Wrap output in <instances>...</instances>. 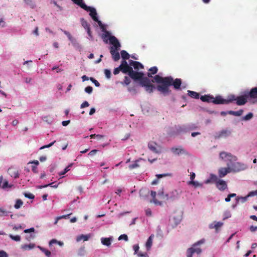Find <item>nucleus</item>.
<instances>
[{
  "mask_svg": "<svg viewBox=\"0 0 257 257\" xmlns=\"http://www.w3.org/2000/svg\"><path fill=\"white\" fill-rule=\"evenodd\" d=\"M253 117V113L251 112H249L248 114H247L246 115L243 116L242 118V120H248L250 119H251Z\"/></svg>",
  "mask_w": 257,
  "mask_h": 257,
  "instance_id": "obj_36",
  "label": "nucleus"
},
{
  "mask_svg": "<svg viewBox=\"0 0 257 257\" xmlns=\"http://www.w3.org/2000/svg\"><path fill=\"white\" fill-rule=\"evenodd\" d=\"M230 172L231 171L228 166L226 168H221L218 170V176L220 178H222Z\"/></svg>",
  "mask_w": 257,
  "mask_h": 257,
  "instance_id": "obj_14",
  "label": "nucleus"
},
{
  "mask_svg": "<svg viewBox=\"0 0 257 257\" xmlns=\"http://www.w3.org/2000/svg\"><path fill=\"white\" fill-rule=\"evenodd\" d=\"M248 197H247V195H246V196L245 197H237L236 198V200L237 201H239V200H241V202L242 203H244L245 202V201H246L247 198H248Z\"/></svg>",
  "mask_w": 257,
  "mask_h": 257,
  "instance_id": "obj_41",
  "label": "nucleus"
},
{
  "mask_svg": "<svg viewBox=\"0 0 257 257\" xmlns=\"http://www.w3.org/2000/svg\"><path fill=\"white\" fill-rule=\"evenodd\" d=\"M34 246V244H24L22 246V248L25 250H27L32 249Z\"/></svg>",
  "mask_w": 257,
  "mask_h": 257,
  "instance_id": "obj_35",
  "label": "nucleus"
},
{
  "mask_svg": "<svg viewBox=\"0 0 257 257\" xmlns=\"http://www.w3.org/2000/svg\"><path fill=\"white\" fill-rule=\"evenodd\" d=\"M200 99L203 102H213V96L210 95H204L200 97Z\"/></svg>",
  "mask_w": 257,
  "mask_h": 257,
  "instance_id": "obj_18",
  "label": "nucleus"
},
{
  "mask_svg": "<svg viewBox=\"0 0 257 257\" xmlns=\"http://www.w3.org/2000/svg\"><path fill=\"white\" fill-rule=\"evenodd\" d=\"M231 99H229V95L226 99L223 98L221 96H217L216 97H213V102L216 104H228L230 103Z\"/></svg>",
  "mask_w": 257,
  "mask_h": 257,
  "instance_id": "obj_13",
  "label": "nucleus"
},
{
  "mask_svg": "<svg viewBox=\"0 0 257 257\" xmlns=\"http://www.w3.org/2000/svg\"><path fill=\"white\" fill-rule=\"evenodd\" d=\"M101 28L102 29V31L104 32L103 34H102L101 37H102L103 41L105 43H107V42H108L107 39L108 38L109 40L110 41V38L111 37H114V36L110 35V33L105 30L103 25L102 28Z\"/></svg>",
  "mask_w": 257,
  "mask_h": 257,
  "instance_id": "obj_15",
  "label": "nucleus"
},
{
  "mask_svg": "<svg viewBox=\"0 0 257 257\" xmlns=\"http://www.w3.org/2000/svg\"><path fill=\"white\" fill-rule=\"evenodd\" d=\"M146 214L147 216H151L152 215V211L151 209H148L146 210Z\"/></svg>",
  "mask_w": 257,
  "mask_h": 257,
  "instance_id": "obj_64",
  "label": "nucleus"
},
{
  "mask_svg": "<svg viewBox=\"0 0 257 257\" xmlns=\"http://www.w3.org/2000/svg\"><path fill=\"white\" fill-rule=\"evenodd\" d=\"M151 195L153 197V202L155 204L160 205H161L162 204V203L160 201L157 200L156 199V198H155L156 197V192L154 191H151Z\"/></svg>",
  "mask_w": 257,
  "mask_h": 257,
  "instance_id": "obj_26",
  "label": "nucleus"
},
{
  "mask_svg": "<svg viewBox=\"0 0 257 257\" xmlns=\"http://www.w3.org/2000/svg\"><path fill=\"white\" fill-rule=\"evenodd\" d=\"M38 248L43 252L45 253V254L47 256V257H50L51 254V252L50 251H49V250L43 247H41L40 246H38Z\"/></svg>",
  "mask_w": 257,
  "mask_h": 257,
  "instance_id": "obj_31",
  "label": "nucleus"
},
{
  "mask_svg": "<svg viewBox=\"0 0 257 257\" xmlns=\"http://www.w3.org/2000/svg\"><path fill=\"white\" fill-rule=\"evenodd\" d=\"M130 65L134 67L136 70H139L140 69L144 68V66L138 61H134L133 60L130 61Z\"/></svg>",
  "mask_w": 257,
  "mask_h": 257,
  "instance_id": "obj_17",
  "label": "nucleus"
},
{
  "mask_svg": "<svg viewBox=\"0 0 257 257\" xmlns=\"http://www.w3.org/2000/svg\"><path fill=\"white\" fill-rule=\"evenodd\" d=\"M230 103L235 101L237 105H244L248 100L253 103L257 102V87L252 88L249 91H245L243 95L236 96L235 95H229Z\"/></svg>",
  "mask_w": 257,
  "mask_h": 257,
  "instance_id": "obj_2",
  "label": "nucleus"
},
{
  "mask_svg": "<svg viewBox=\"0 0 257 257\" xmlns=\"http://www.w3.org/2000/svg\"><path fill=\"white\" fill-rule=\"evenodd\" d=\"M0 26L2 27H4L6 26V23L5 21H4L3 19L1 18L0 19Z\"/></svg>",
  "mask_w": 257,
  "mask_h": 257,
  "instance_id": "obj_62",
  "label": "nucleus"
},
{
  "mask_svg": "<svg viewBox=\"0 0 257 257\" xmlns=\"http://www.w3.org/2000/svg\"><path fill=\"white\" fill-rule=\"evenodd\" d=\"M55 142H56V141H54V142L51 143L49 145H45V146H43L41 147L40 149V150H42V149H45V148H49V147L52 146L54 144V143Z\"/></svg>",
  "mask_w": 257,
  "mask_h": 257,
  "instance_id": "obj_51",
  "label": "nucleus"
},
{
  "mask_svg": "<svg viewBox=\"0 0 257 257\" xmlns=\"http://www.w3.org/2000/svg\"><path fill=\"white\" fill-rule=\"evenodd\" d=\"M54 183H50L49 184H47V185H45L39 186H38V188L42 189V188H43L47 187L48 186H51L52 187H53V188H57L58 187V184L57 185H53V184Z\"/></svg>",
  "mask_w": 257,
  "mask_h": 257,
  "instance_id": "obj_38",
  "label": "nucleus"
},
{
  "mask_svg": "<svg viewBox=\"0 0 257 257\" xmlns=\"http://www.w3.org/2000/svg\"><path fill=\"white\" fill-rule=\"evenodd\" d=\"M134 250L135 251V254H137L139 250V246L138 244H135L133 246Z\"/></svg>",
  "mask_w": 257,
  "mask_h": 257,
  "instance_id": "obj_54",
  "label": "nucleus"
},
{
  "mask_svg": "<svg viewBox=\"0 0 257 257\" xmlns=\"http://www.w3.org/2000/svg\"><path fill=\"white\" fill-rule=\"evenodd\" d=\"M171 174L170 173H165V174H157L156 177L158 179L164 177H167V176H171Z\"/></svg>",
  "mask_w": 257,
  "mask_h": 257,
  "instance_id": "obj_44",
  "label": "nucleus"
},
{
  "mask_svg": "<svg viewBox=\"0 0 257 257\" xmlns=\"http://www.w3.org/2000/svg\"><path fill=\"white\" fill-rule=\"evenodd\" d=\"M157 144L154 142H150L148 144V148H149V149L156 153H158L159 152L157 151Z\"/></svg>",
  "mask_w": 257,
  "mask_h": 257,
  "instance_id": "obj_20",
  "label": "nucleus"
},
{
  "mask_svg": "<svg viewBox=\"0 0 257 257\" xmlns=\"http://www.w3.org/2000/svg\"><path fill=\"white\" fill-rule=\"evenodd\" d=\"M249 229H250V231L254 232L255 230H257V227L253 226V225H251V226H250Z\"/></svg>",
  "mask_w": 257,
  "mask_h": 257,
  "instance_id": "obj_63",
  "label": "nucleus"
},
{
  "mask_svg": "<svg viewBox=\"0 0 257 257\" xmlns=\"http://www.w3.org/2000/svg\"><path fill=\"white\" fill-rule=\"evenodd\" d=\"M0 257H8L7 253L4 251H0Z\"/></svg>",
  "mask_w": 257,
  "mask_h": 257,
  "instance_id": "obj_60",
  "label": "nucleus"
},
{
  "mask_svg": "<svg viewBox=\"0 0 257 257\" xmlns=\"http://www.w3.org/2000/svg\"><path fill=\"white\" fill-rule=\"evenodd\" d=\"M128 64L127 62L125 60H123L121 61L120 65L118 67L115 68L113 70V74L114 75L118 74L119 72L121 71L123 73L126 74L127 70L128 68Z\"/></svg>",
  "mask_w": 257,
  "mask_h": 257,
  "instance_id": "obj_11",
  "label": "nucleus"
},
{
  "mask_svg": "<svg viewBox=\"0 0 257 257\" xmlns=\"http://www.w3.org/2000/svg\"><path fill=\"white\" fill-rule=\"evenodd\" d=\"M158 69L157 67L156 66H154V67L150 68L149 69V72L147 74L148 76L149 77H152V75L156 74L158 72Z\"/></svg>",
  "mask_w": 257,
  "mask_h": 257,
  "instance_id": "obj_21",
  "label": "nucleus"
},
{
  "mask_svg": "<svg viewBox=\"0 0 257 257\" xmlns=\"http://www.w3.org/2000/svg\"><path fill=\"white\" fill-rule=\"evenodd\" d=\"M24 195L25 197L33 199L35 198V196L32 193H24Z\"/></svg>",
  "mask_w": 257,
  "mask_h": 257,
  "instance_id": "obj_45",
  "label": "nucleus"
},
{
  "mask_svg": "<svg viewBox=\"0 0 257 257\" xmlns=\"http://www.w3.org/2000/svg\"><path fill=\"white\" fill-rule=\"evenodd\" d=\"M98 152V150H92V151H91L89 153H88V155L89 156H93L94 155H95L96 154V153Z\"/></svg>",
  "mask_w": 257,
  "mask_h": 257,
  "instance_id": "obj_56",
  "label": "nucleus"
},
{
  "mask_svg": "<svg viewBox=\"0 0 257 257\" xmlns=\"http://www.w3.org/2000/svg\"><path fill=\"white\" fill-rule=\"evenodd\" d=\"M74 3L77 4L82 9L87 8V6L83 3V0H72Z\"/></svg>",
  "mask_w": 257,
  "mask_h": 257,
  "instance_id": "obj_25",
  "label": "nucleus"
},
{
  "mask_svg": "<svg viewBox=\"0 0 257 257\" xmlns=\"http://www.w3.org/2000/svg\"><path fill=\"white\" fill-rule=\"evenodd\" d=\"M89 105L88 102L86 101H84L81 104V108H84L85 107H88Z\"/></svg>",
  "mask_w": 257,
  "mask_h": 257,
  "instance_id": "obj_55",
  "label": "nucleus"
},
{
  "mask_svg": "<svg viewBox=\"0 0 257 257\" xmlns=\"http://www.w3.org/2000/svg\"><path fill=\"white\" fill-rule=\"evenodd\" d=\"M219 157L222 160L227 161L226 165L230 168L231 172H238L247 168L245 164L236 162L237 158L230 153L221 152L219 154Z\"/></svg>",
  "mask_w": 257,
  "mask_h": 257,
  "instance_id": "obj_3",
  "label": "nucleus"
},
{
  "mask_svg": "<svg viewBox=\"0 0 257 257\" xmlns=\"http://www.w3.org/2000/svg\"><path fill=\"white\" fill-rule=\"evenodd\" d=\"M85 11L88 12H90L89 15L91 16V17L92 18V19L95 21L96 22L98 25L100 26V28H102L103 24L102 22L99 21L98 19V17L97 16V13L96 11V10L93 8H91L90 7L87 6V8L83 9Z\"/></svg>",
  "mask_w": 257,
  "mask_h": 257,
  "instance_id": "obj_10",
  "label": "nucleus"
},
{
  "mask_svg": "<svg viewBox=\"0 0 257 257\" xmlns=\"http://www.w3.org/2000/svg\"><path fill=\"white\" fill-rule=\"evenodd\" d=\"M89 237L90 235L81 234V235H79L77 237L76 240L77 241H80L81 240H83L84 241H87L89 239Z\"/></svg>",
  "mask_w": 257,
  "mask_h": 257,
  "instance_id": "obj_29",
  "label": "nucleus"
},
{
  "mask_svg": "<svg viewBox=\"0 0 257 257\" xmlns=\"http://www.w3.org/2000/svg\"><path fill=\"white\" fill-rule=\"evenodd\" d=\"M205 240L204 239H201L196 243H194L192 247L188 248L187 250V257H192V254L194 253L197 254H200L201 252V249L198 247V245L202 244L204 242Z\"/></svg>",
  "mask_w": 257,
  "mask_h": 257,
  "instance_id": "obj_6",
  "label": "nucleus"
},
{
  "mask_svg": "<svg viewBox=\"0 0 257 257\" xmlns=\"http://www.w3.org/2000/svg\"><path fill=\"white\" fill-rule=\"evenodd\" d=\"M64 34L67 35V36L68 37V39L70 40H72V36L71 35V34H70L69 32H67V31H64Z\"/></svg>",
  "mask_w": 257,
  "mask_h": 257,
  "instance_id": "obj_57",
  "label": "nucleus"
},
{
  "mask_svg": "<svg viewBox=\"0 0 257 257\" xmlns=\"http://www.w3.org/2000/svg\"><path fill=\"white\" fill-rule=\"evenodd\" d=\"M72 213H70L69 214H67V215H62V216H59L58 217V219H62V218H64V219H67L68 218L69 216Z\"/></svg>",
  "mask_w": 257,
  "mask_h": 257,
  "instance_id": "obj_61",
  "label": "nucleus"
},
{
  "mask_svg": "<svg viewBox=\"0 0 257 257\" xmlns=\"http://www.w3.org/2000/svg\"><path fill=\"white\" fill-rule=\"evenodd\" d=\"M9 237L13 240L16 241H19L21 240V236L20 235H13L12 234H10Z\"/></svg>",
  "mask_w": 257,
  "mask_h": 257,
  "instance_id": "obj_37",
  "label": "nucleus"
},
{
  "mask_svg": "<svg viewBox=\"0 0 257 257\" xmlns=\"http://www.w3.org/2000/svg\"><path fill=\"white\" fill-rule=\"evenodd\" d=\"M171 151L174 154L177 155H190L189 153L186 150H185L182 146H179L177 148L173 147L171 149Z\"/></svg>",
  "mask_w": 257,
  "mask_h": 257,
  "instance_id": "obj_12",
  "label": "nucleus"
},
{
  "mask_svg": "<svg viewBox=\"0 0 257 257\" xmlns=\"http://www.w3.org/2000/svg\"><path fill=\"white\" fill-rule=\"evenodd\" d=\"M23 202L22 201V200H21V199H17L16 201V203L14 205V207L16 209H19L23 205Z\"/></svg>",
  "mask_w": 257,
  "mask_h": 257,
  "instance_id": "obj_34",
  "label": "nucleus"
},
{
  "mask_svg": "<svg viewBox=\"0 0 257 257\" xmlns=\"http://www.w3.org/2000/svg\"><path fill=\"white\" fill-rule=\"evenodd\" d=\"M154 237V234H151L150 237L148 238L146 243V246L148 250H149L150 248H151V246L153 244V239Z\"/></svg>",
  "mask_w": 257,
  "mask_h": 257,
  "instance_id": "obj_19",
  "label": "nucleus"
},
{
  "mask_svg": "<svg viewBox=\"0 0 257 257\" xmlns=\"http://www.w3.org/2000/svg\"><path fill=\"white\" fill-rule=\"evenodd\" d=\"M185 132V128L184 126H179L177 127V133L179 134Z\"/></svg>",
  "mask_w": 257,
  "mask_h": 257,
  "instance_id": "obj_46",
  "label": "nucleus"
},
{
  "mask_svg": "<svg viewBox=\"0 0 257 257\" xmlns=\"http://www.w3.org/2000/svg\"><path fill=\"white\" fill-rule=\"evenodd\" d=\"M54 243H57L59 245L62 246L63 245L64 243L63 242L60 241H58L55 239H52L49 241V244L50 246L52 245Z\"/></svg>",
  "mask_w": 257,
  "mask_h": 257,
  "instance_id": "obj_32",
  "label": "nucleus"
},
{
  "mask_svg": "<svg viewBox=\"0 0 257 257\" xmlns=\"http://www.w3.org/2000/svg\"><path fill=\"white\" fill-rule=\"evenodd\" d=\"M231 132L229 130H224L221 131L219 135V137H226L230 134Z\"/></svg>",
  "mask_w": 257,
  "mask_h": 257,
  "instance_id": "obj_28",
  "label": "nucleus"
},
{
  "mask_svg": "<svg viewBox=\"0 0 257 257\" xmlns=\"http://www.w3.org/2000/svg\"><path fill=\"white\" fill-rule=\"evenodd\" d=\"M158 194L162 199L165 200L169 199L173 200L179 197V193L176 190H174L170 194H166L165 195H164L163 191H159Z\"/></svg>",
  "mask_w": 257,
  "mask_h": 257,
  "instance_id": "obj_7",
  "label": "nucleus"
},
{
  "mask_svg": "<svg viewBox=\"0 0 257 257\" xmlns=\"http://www.w3.org/2000/svg\"><path fill=\"white\" fill-rule=\"evenodd\" d=\"M211 179L215 182L216 186L219 190L223 191L227 188L226 182L218 179L216 175H211Z\"/></svg>",
  "mask_w": 257,
  "mask_h": 257,
  "instance_id": "obj_8",
  "label": "nucleus"
},
{
  "mask_svg": "<svg viewBox=\"0 0 257 257\" xmlns=\"http://www.w3.org/2000/svg\"><path fill=\"white\" fill-rule=\"evenodd\" d=\"M92 90H93L92 87L90 86H87V87H85V91L86 93H89V94L91 93L92 92Z\"/></svg>",
  "mask_w": 257,
  "mask_h": 257,
  "instance_id": "obj_50",
  "label": "nucleus"
},
{
  "mask_svg": "<svg viewBox=\"0 0 257 257\" xmlns=\"http://www.w3.org/2000/svg\"><path fill=\"white\" fill-rule=\"evenodd\" d=\"M243 110L242 109H239L238 111H234L232 110H229L227 111L228 114L233 115L236 116H241L243 113Z\"/></svg>",
  "mask_w": 257,
  "mask_h": 257,
  "instance_id": "obj_23",
  "label": "nucleus"
},
{
  "mask_svg": "<svg viewBox=\"0 0 257 257\" xmlns=\"http://www.w3.org/2000/svg\"><path fill=\"white\" fill-rule=\"evenodd\" d=\"M223 225V223L221 222H214V229H216V231L221 227Z\"/></svg>",
  "mask_w": 257,
  "mask_h": 257,
  "instance_id": "obj_40",
  "label": "nucleus"
},
{
  "mask_svg": "<svg viewBox=\"0 0 257 257\" xmlns=\"http://www.w3.org/2000/svg\"><path fill=\"white\" fill-rule=\"evenodd\" d=\"M111 238L102 237L101 239V242L103 245L109 246L111 244Z\"/></svg>",
  "mask_w": 257,
  "mask_h": 257,
  "instance_id": "obj_24",
  "label": "nucleus"
},
{
  "mask_svg": "<svg viewBox=\"0 0 257 257\" xmlns=\"http://www.w3.org/2000/svg\"><path fill=\"white\" fill-rule=\"evenodd\" d=\"M110 44L113 45V46L110 48V53L112 55L113 60L117 61L120 59L118 50L120 47V44L115 37H111L110 38Z\"/></svg>",
  "mask_w": 257,
  "mask_h": 257,
  "instance_id": "obj_4",
  "label": "nucleus"
},
{
  "mask_svg": "<svg viewBox=\"0 0 257 257\" xmlns=\"http://www.w3.org/2000/svg\"><path fill=\"white\" fill-rule=\"evenodd\" d=\"M152 81L160 84L157 85L156 89L164 96L171 93L169 86H173L175 89L178 90L180 88L182 84V80L180 78L174 79L171 76L162 77L159 75H156Z\"/></svg>",
  "mask_w": 257,
  "mask_h": 257,
  "instance_id": "obj_1",
  "label": "nucleus"
},
{
  "mask_svg": "<svg viewBox=\"0 0 257 257\" xmlns=\"http://www.w3.org/2000/svg\"><path fill=\"white\" fill-rule=\"evenodd\" d=\"M72 165V164H70L68 167H67L63 171L59 173V176H62L66 174L70 170V167Z\"/></svg>",
  "mask_w": 257,
  "mask_h": 257,
  "instance_id": "obj_42",
  "label": "nucleus"
},
{
  "mask_svg": "<svg viewBox=\"0 0 257 257\" xmlns=\"http://www.w3.org/2000/svg\"><path fill=\"white\" fill-rule=\"evenodd\" d=\"M89 79L95 84V85L96 87H99L100 86V84L98 82V81L97 80H96V79H95L94 78L90 77L89 78Z\"/></svg>",
  "mask_w": 257,
  "mask_h": 257,
  "instance_id": "obj_48",
  "label": "nucleus"
},
{
  "mask_svg": "<svg viewBox=\"0 0 257 257\" xmlns=\"http://www.w3.org/2000/svg\"><path fill=\"white\" fill-rule=\"evenodd\" d=\"M35 231V229L33 227H32L29 229H27L24 230L25 233H30L32 232H34Z\"/></svg>",
  "mask_w": 257,
  "mask_h": 257,
  "instance_id": "obj_58",
  "label": "nucleus"
},
{
  "mask_svg": "<svg viewBox=\"0 0 257 257\" xmlns=\"http://www.w3.org/2000/svg\"><path fill=\"white\" fill-rule=\"evenodd\" d=\"M81 23L82 26L85 30L88 29V28H90V25L83 18L81 19Z\"/></svg>",
  "mask_w": 257,
  "mask_h": 257,
  "instance_id": "obj_33",
  "label": "nucleus"
},
{
  "mask_svg": "<svg viewBox=\"0 0 257 257\" xmlns=\"http://www.w3.org/2000/svg\"><path fill=\"white\" fill-rule=\"evenodd\" d=\"M189 185H192L194 186L195 187H198L201 186V184L198 183V182L194 181H190L188 182Z\"/></svg>",
  "mask_w": 257,
  "mask_h": 257,
  "instance_id": "obj_39",
  "label": "nucleus"
},
{
  "mask_svg": "<svg viewBox=\"0 0 257 257\" xmlns=\"http://www.w3.org/2000/svg\"><path fill=\"white\" fill-rule=\"evenodd\" d=\"M8 172L11 177L15 178H17L19 176V172L16 168H10L8 170Z\"/></svg>",
  "mask_w": 257,
  "mask_h": 257,
  "instance_id": "obj_16",
  "label": "nucleus"
},
{
  "mask_svg": "<svg viewBox=\"0 0 257 257\" xmlns=\"http://www.w3.org/2000/svg\"><path fill=\"white\" fill-rule=\"evenodd\" d=\"M120 54L123 60L126 61V59H128L130 57V55L125 50H122L120 52Z\"/></svg>",
  "mask_w": 257,
  "mask_h": 257,
  "instance_id": "obj_30",
  "label": "nucleus"
},
{
  "mask_svg": "<svg viewBox=\"0 0 257 257\" xmlns=\"http://www.w3.org/2000/svg\"><path fill=\"white\" fill-rule=\"evenodd\" d=\"M10 187L11 186L9 185L8 182L7 181H5L2 186V188L4 189Z\"/></svg>",
  "mask_w": 257,
  "mask_h": 257,
  "instance_id": "obj_59",
  "label": "nucleus"
},
{
  "mask_svg": "<svg viewBox=\"0 0 257 257\" xmlns=\"http://www.w3.org/2000/svg\"><path fill=\"white\" fill-rule=\"evenodd\" d=\"M187 94L190 97L195 99H198L199 98L200 95L199 93L191 90H188Z\"/></svg>",
  "mask_w": 257,
  "mask_h": 257,
  "instance_id": "obj_22",
  "label": "nucleus"
},
{
  "mask_svg": "<svg viewBox=\"0 0 257 257\" xmlns=\"http://www.w3.org/2000/svg\"><path fill=\"white\" fill-rule=\"evenodd\" d=\"M127 69V73H128L129 76L135 81H139L140 84H141V82L144 78H145V77H144V73L142 72L134 71L133 68L129 65Z\"/></svg>",
  "mask_w": 257,
  "mask_h": 257,
  "instance_id": "obj_5",
  "label": "nucleus"
},
{
  "mask_svg": "<svg viewBox=\"0 0 257 257\" xmlns=\"http://www.w3.org/2000/svg\"><path fill=\"white\" fill-rule=\"evenodd\" d=\"M140 160H144V159H142V158H140L139 159V160H136L134 164H131V165H130L128 167H129V169L130 170H132V169H135L136 168H138V167H140V165L139 164H138V162L140 161Z\"/></svg>",
  "mask_w": 257,
  "mask_h": 257,
  "instance_id": "obj_27",
  "label": "nucleus"
},
{
  "mask_svg": "<svg viewBox=\"0 0 257 257\" xmlns=\"http://www.w3.org/2000/svg\"><path fill=\"white\" fill-rule=\"evenodd\" d=\"M131 83V80L127 76L124 77V79L123 82H121V84H125L126 85H128Z\"/></svg>",
  "mask_w": 257,
  "mask_h": 257,
  "instance_id": "obj_47",
  "label": "nucleus"
},
{
  "mask_svg": "<svg viewBox=\"0 0 257 257\" xmlns=\"http://www.w3.org/2000/svg\"><path fill=\"white\" fill-rule=\"evenodd\" d=\"M104 74L107 78L109 79L111 77V71L108 69L104 70Z\"/></svg>",
  "mask_w": 257,
  "mask_h": 257,
  "instance_id": "obj_43",
  "label": "nucleus"
},
{
  "mask_svg": "<svg viewBox=\"0 0 257 257\" xmlns=\"http://www.w3.org/2000/svg\"><path fill=\"white\" fill-rule=\"evenodd\" d=\"M137 254H138V256L139 257H147V256H148V254L146 252H138Z\"/></svg>",
  "mask_w": 257,
  "mask_h": 257,
  "instance_id": "obj_53",
  "label": "nucleus"
},
{
  "mask_svg": "<svg viewBox=\"0 0 257 257\" xmlns=\"http://www.w3.org/2000/svg\"><path fill=\"white\" fill-rule=\"evenodd\" d=\"M122 239H123L125 241H127L128 240V237H127V235H126L125 234L120 235L119 236V237H118V240H122Z\"/></svg>",
  "mask_w": 257,
  "mask_h": 257,
  "instance_id": "obj_49",
  "label": "nucleus"
},
{
  "mask_svg": "<svg viewBox=\"0 0 257 257\" xmlns=\"http://www.w3.org/2000/svg\"><path fill=\"white\" fill-rule=\"evenodd\" d=\"M255 195H257V190L249 192V193L247 194V197H252Z\"/></svg>",
  "mask_w": 257,
  "mask_h": 257,
  "instance_id": "obj_52",
  "label": "nucleus"
},
{
  "mask_svg": "<svg viewBox=\"0 0 257 257\" xmlns=\"http://www.w3.org/2000/svg\"><path fill=\"white\" fill-rule=\"evenodd\" d=\"M140 85L145 87L146 91L149 93L153 92L154 90L156 88L155 86L151 84L150 79L147 77H145V78L143 80Z\"/></svg>",
  "mask_w": 257,
  "mask_h": 257,
  "instance_id": "obj_9",
  "label": "nucleus"
}]
</instances>
